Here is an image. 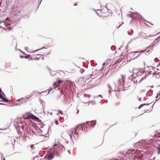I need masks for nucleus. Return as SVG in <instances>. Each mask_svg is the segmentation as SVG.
<instances>
[{"label":"nucleus","instance_id":"62","mask_svg":"<svg viewBox=\"0 0 160 160\" xmlns=\"http://www.w3.org/2000/svg\"><path fill=\"white\" fill-rule=\"evenodd\" d=\"M128 34L129 35H132V34H131L130 33H129V32H128Z\"/></svg>","mask_w":160,"mask_h":160},{"label":"nucleus","instance_id":"36","mask_svg":"<svg viewBox=\"0 0 160 160\" xmlns=\"http://www.w3.org/2000/svg\"><path fill=\"white\" fill-rule=\"evenodd\" d=\"M58 112H59V113H60L62 115L63 114V113L62 111L61 110H59Z\"/></svg>","mask_w":160,"mask_h":160},{"label":"nucleus","instance_id":"6","mask_svg":"<svg viewBox=\"0 0 160 160\" xmlns=\"http://www.w3.org/2000/svg\"><path fill=\"white\" fill-rule=\"evenodd\" d=\"M30 118L32 119L33 120L35 121H37L38 122H41V121L37 117L34 115L32 114H31L30 115Z\"/></svg>","mask_w":160,"mask_h":160},{"label":"nucleus","instance_id":"19","mask_svg":"<svg viewBox=\"0 0 160 160\" xmlns=\"http://www.w3.org/2000/svg\"><path fill=\"white\" fill-rule=\"evenodd\" d=\"M37 92H38L37 91H34L31 93V95L29 96L30 97H31L33 95L36 93Z\"/></svg>","mask_w":160,"mask_h":160},{"label":"nucleus","instance_id":"49","mask_svg":"<svg viewBox=\"0 0 160 160\" xmlns=\"http://www.w3.org/2000/svg\"><path fill=\"white\" fill-rule=\"evenodd\" d=\"M39 136H44L45 138H47V137L44 136V135H43L42 134H39Z\"/></svg>","mask_w":160,"mask_h":160},{"label":"nucleus","instance_id":"60","mask_svg":"<svg viewBox=\"0 0 160 160\" xmlns=\"http://www.w3.org/2000/svg\"><path fill=\"white\" fill-rule=\"evenodd\" d=\"M160 38V36L159 37H158V38L156 39V40H158V38Z\"/></svg>","mask_w":160,"mask_h":160},{"label":"nucleus","instance_id":"23","mask_svg":"<svg viewBox=\"0 0 160 160\" xmlns=\"http://www.w3.org/2000/svg\"><path fill=\"white\" fill-rule=\"evenodd\" d=\"M12 42H13L15 43L16 44L15 49L16 50H17V41H16V40L15 39H13V40H12Z\"/></svg>","mask_w":160,"mask_h":160},{"label":"nucleus","instance_id":"24","mask_svg":"<svg viewBox=\"0 0 160 160\" xmlns=\"http://www.w3.org/2000/svg\"><path fill=\"white\" fill-rule=\"evenodd\" d=\"M45 48V47H42L41 48V49H37V50H34V51H33V53L35 52H37V51H39V50H42V49H43Z\"/></svg>","mask_w":160,"mask_h":160},{"label":"nucleus","instance_id":"12","mask_svg":"<svg viewBox=\"0 0 160 160\" xmlns=\"http://www.w3.org/2000/svg\"><path fill=\"white\" fill-rule=\"evenodd\" d=\"M152 74L155 78H160V72L157 73L156 74H155V72H154Z\"/></svg>","mask_w":160,"mask_h":160},{"label":"nucleus","instance_id":"53","mask_svg":"<svg viewBox=\"0 0 160 160\" xmlns=\"http://www.w3.org/2000/svg\"><path fill=\"white\" fill-rule=\"evenodd\" d=\"M143 72L141 71L140 72V74H141V75L143 74Z\"/></svg>","mask_w":160,"mask_h":160},{"label":"nucleus","instance_id":"9","mask_svg":"<svg viewBox=\"0 0 160 160\" xmlns=\"http://www.w3.org/2000/svg\"><path fill=\"white\" fill-rule=\"evenodd\" d=\"M132 14H128L127 16L128 17L132 18V19H133L136 18V16H135V14L133 12H132Z\"/></svg>","mask_w":160,"mask_h":160},{"label":"nucleus","instance_id":"63","mask_svg":"<svg viewBox=\"0 0 160 160\" xmlns=\"http://www.w3.org/2000/svg\"><path fill=\"white\" fill-rule=\"evenodd\" d=\"M79 112V110H77V112L76 113H77V114L78 113V112Z\"/></svg>","mask_w":160,"mask_h":160},{"label":"nucleus","instance_id":"64","mask_svg":"<svg viewBox=\"0 0 160 160\" xmlns=\"http://www.w3.org/2000/svg\"><path fill=\"white\" fill-rule=\"evenodd\" d=\"M158 154H159L160 153V151H158Z\"/></svg>","mask_w":160,"mask_h":160},{"label":"nucleus","instance_id":"4","mask_svg":"<svg viewBox=\"0 0 160 160\" xmlns=\"http://www.w3.org/2000/svg\"><path fill=\"white\" fill-rule=\"evenodd\" d=\"M67 133L70 136L71 139H72V142H73V140L72 139V137H73L75 140L78 139V134L76 131L73 128L70 129L68 131Z\"/></svg>","mask_w":160,"mask_h":160},{"label":"nucleus","instance_id":"2","mask_svg":"<svg viewBox=\"0 0 160 160\" xmlns=\"http://www.w3.org/2000/svg\"><path fill=\"white\" fill-rule=\"evenodd\" d=\"M62 147L65 149V147L62 145H58L56 143H55L53 146V151H52V150H50L47 155H46L44 158H47V159L48 160H52L53 159L55 155V153H57V150L58 148L60 147Z\"/></svg>","mask_w":160,"mask_h":160},{"label":"nucleus","instance_id":"25","mask_svg":"<svg viewBox=\"0 0 160 160\" xmlns=\"http://www.w3.org/2000/svg\"><path fill=\"white\" fill-rule=\"evenodd\" d=\"M40 100V104L42 105V106H43V105L44 103H45L41 99H39Z\"/></svg>","mask_w":160,"mask_h":160},{"label":"nucleus","instance_id":"43","mask_svg":"<svg viewBox=\"0 0 160 160\" xmlns=\"http://www.w3.org/2000/svg\"><path fill=\"white\" fill-rule=\"evenodd\" d=\"M5 23L4 21H0V23ZM2 27L0 26V28H2Z\"/></svg>","mask_w":160,"mask_h":160},{"label":"nucleus","instance_id":"28","mask_svg":"<svg viewBox=\"0 0 160 160\" xmlns=\"http://www.w3.org/2000/svg\"><path fill=\"white\" fill-rule=\"evenodd\" d=\"M1 95L2 96L3 98H5V95L4 93L3 92H2L1 93H0Z\"/></svg>","mask_w":160,"mask_h":160},{"label":"nucleus","instance_id":"46","mask_svg":"<svg viewBox=\"0 0 160 160\" xmlns=\"http://www.w3.org/2000/svg\"><path fill=\"white\" fill-rule=\"evenodd\" d=\"M151 103H150V104H151ZM150 104V103H147V104H145V103L143 104V106H145V105H146V106L148 105H149Z\"/></svg>","mask_w":160,"mask_h":160},{"label":"nucleus","instance_id":"57","mask_svg":"<svg viewBox=\"0 0 160 160\" xmlns=\"http://www.w3.org/2000/svg\"><path fill=\"white\" fill-rule=\"evenodd\" d=\"M105 8H107V10H108V11H110V10L108 9L107 8V6H105Z\"/></svg>","mask_w":160,"mask_h":160},{"label":"nucleus","instance_id":"52","mask_svg":"<svg viewBox=\"0 0 160 160\" xmlns=\"http://www.w3.org/2000/svg\"><path fill=\"white\" fill-rule=\"evenodd\" d=\"M92 10H93V11H95V12H96V13L98 15V13L97 12H96V10H95V9H93Z\"/></svg>","mask_w":160,"mask_h":160},{"label":"nucleus","instance_id":"17","mask_svg":"<svg viewBox=\"0 0 160 160\" xmlns=\"http://www.w3.org/2000/svg\"><path fill=\"white\" fill-rule=\"evenodd\" d=\"M42 130L39 128H38L36 130V133H41L42 132Z\"/></svg>","mask_w":160,"mask_h":160},{"label":"nucleus","instance_id":"34","mask_svg":"<svg viewBox=\"0 0 160 160\" xmlns=\"http://www.w3.org/2000/svg\"><path fill=\"white\" fill-rule=\"evenodd\" d=\"M23 99V98H21L20 99H18V100H16L15 101L16 102H19V101H21L22 100V99Z\"/></svg>","mask_w":160,"mask_h":160},{"label":"nucleus","instance_id":"7","mask_svg":"<svg viewBox=\"0 0 160 160\" xmlns=\"http://www.w3.org/2000/svg\"><path fill=\"white\" fill-rule=\"evenodd\" d=\"M63 81L62 80H60L58 79L57 80V82H54L53 83V85L55 87L54 88V89L56 88L58 86V84H61L63 82Z\"/></svg>","mask_w":160,"mask_h":160},{"label":"nucleus","instance_id":"31","mask_svg":"<svg viewBox=\"0 0 160 160\" xmlns=\"http://www.w3.org/2000/svg\"><path fill=\"white\" fill-rule=\"evenodd\" d=\"M99 97H100L101 98L100 99H102V95H99L98 96H94V98H98Z\"/></svg>","mask_w":160,"mask_h":160},{"label":"nucleus","instance_id":"22","mask_svg":"<svg viewBox=\"0 0 160 160\" xmlns=\"http://www.w3.org/2000/svg\"><path fill=\"white\" fill-rule=\"evenodd\" d=\"M136 53H136L134 55V56H133V54L132 55H132H131V53H130V57H134L133 58V59L136 58L137 57L139 56V55H137Z\"/></svg>","mask_w":160,"mask_h":160},{"label":"nucleus","instance_id":"11","mask_svg":"<svg viewBox=\"0 0 160 160\" xmlns=\"http://www.w3.org/2000/svg\"><path fill=\"white\" fill-rule=\"evenodd\" d=\"M49 71V73L52 76H54L56 75V72L55 71L51 70L49 68H48Z\"/></svg>","mask_w":160,"mask_h":160},{"label":"nucleus","instance_id":"10","mask_svg":"<svg viewBox=\"0 0 160 160\" xmlns=\"http://www.w3.org/2000/svg\"><path fill=\"white\" fill-rule=\"evenodd\" d=\"M145 52V50H141L140 51H134L131 52V55H132L133 54V56H134L135 54L136 53H139L140 52Z\"/></svg>","mask_w":160,"mask_h":160},{"label":"nucleus","instance_id":"40","mask_svg":"<svg viewBox=\"0 0 160 160\" xmlns=\"http://www.w3.org/2000/svg\"><path fill=\"white\" fill-rule=\"evenodd\" d=\"M18 50L19 51H21L23 54H24V55H25L26 54V53L25 52H23V51H21V50H20L19 49H18Z\"/></svg>","mask_w":160,"mask_h":160},{"label":"nucleus","instance_id":"59","mask_svg":"<svg viewBox=\"0 0 160 160\" xmlns=\"http://www.w3.org/2000/svg\"><path fill=\"white\" fill-rule=\"evenodd\" d=\"M144 21H145V22H148V23H150V22H149L148 21H146V20H144Z\"/></svg>","mask_w":160,"mask_h":160},{"label":"nucleus","instance_id":"41","mask_svg":"<svg viewBox=\"0 0 160 160\" xmlns=\"http://www.w3.org/2000/svg\"><path fill=\"white\" fill-rule=\"evenodd\" d=\"M31 131H32V133H33V134H35L36 135H37L36 132H35L33 130H32Z\"/></svg>","mask_w":160,"mask_h":160},{"label":"nucleus","instance_id":"32","mask_svg":"<svg viewBox=\"0 0 160 160\" xmlns=\"http://www.w3.org/2000/svg\"><path fill=\"white\" fill-rule=\"evenodd\" d=\"M143 106V104H142L139 105V106L138 107V108L139 109L141 108H142Z\"/></svg>","mask_w":160,"mask_h":160},{"label":"nucleus","instance_id":"58","mask_svg":"<svg viewBox=\"0 0 160 160\" xmlns=\"http://www.w3.org/2000/svg\"><path fill=\"white\" fill-rule=\"evenodd\" d=\"M77 5V3H75L74 4V6H76Z\"/></svg>","mask_w":160,"mask_h":160},{"label":"nucleus","instance_id":"42","mask_svg":"<svg viewBox=\"0 0 160 160\" xmlns=\"http://www.w3.org/2000/svg\"><path fill=\"white\" fill-rule=\"evenodd\" d=\"M33 59L35 60H39V58H34Z\"/></svg>","mask_w":160,"mask_h":160},{"label":"nucleus","instance_id":"33","mask_svg":"<svg viewBox=\"0 0 160 160\" xmlns=\"http://www.w3.org/2000/svg\"><path fill=\"white\" fill-rule=\"evenodd\" d=\"M84 79V78H80L79 79L78 81L79 82H82V80H83Z\"/></svg>","mask_w":160,"mask_h":160},{"label":"nucleus","instance_id":"35","mask_svg":"<svg viewBox=\"0 0 160 160\" xmlns=\"http://www.w3.org/2000/svg\"><path fill=\"white\" fill-rule=\"evenodd\" d=\"M55 123L57 125L59 124V123L58 120H55Z\"/></svg>","mask_w":160,"mask_h":160},{"label":"nucleus","instance_id":"61","mask_svg":"<svg viewBox=\"0 0 160 160\" xmlns=\"http://www.w3.org/2000/svg\"><path fill=\"white\" fill-rule=\"evenodd\" d=\"M44 55V54H41V55L40 56H44L45 55Z\"/></svg>","mask_w":160,"mask_h":160},{"label":"nucleus","instance_id":"56","mask_svg":"<svg viewBox=\"0 0 160 160\" xmlns=\"http://www.w3.org/2000/svg\"><path fill=\"white\" fill-rule=\"evenodd\" d=\"M48 113L50 114L51 115H52V112H48Z\"/></svg>","mask_w":160,"mask_h":160},{"label":"nucleus","instance_id":"55","mask_svg":"<svg viewBox=\"0 0 160 160\" xmlns=\"http://www.w3.org/2000/svg\"><path fill=\"white\" fill-rule=\"evenodd\" d=\"M50 52H48L47 54H46V55H49L50 54Z\"/></svg>","mask_w":160,"mask_h":160},{"label":"nucleus","instance_id":"44","mask_svg":"<svg viewBox=\"0 0 160 160\" xmlns=\"http://www.w3.org/2000/svg\"><path fill=\"white\" fill-rule=\"evenodd\" d=\"M16 138L17 139H19L20 138H22L23 137L22 136L21 137H20V136H18V137H16Z\"/></svg>","mask_w":160,"mask_h":160},{"label":"nucleus","instance_id":"27","mask_svg":"<svg viewBox=\"0 0 160 160\" xmlns=\"http://www.w3.org/2000/svg\"><path fill=\"white\" fill-rule=\"evenodd\" d=\"M111 49L112 51H113L115 49V47L114 46H112L111 47Z\"/></svg>","mask_w":160,"mask_h":160},{"label":"nucleus","instance_id":"16","mask_svg":"<svg viewBox=\"0 0 160 160\" xmlns=\"http://www.w3.org/2000/svg\"><path fill=\"white\" fill-rule=\"evenodd\" d=\"M1 102H11L10 100H8L7 99L5 98H3V99H2V101H0Z\"/></svg>","mask_w":160,"mask_h":160},{"label":"nucleus","instance_id":"47","mask_svg":"<svg viewBox=\"0 0 160 160\" xmlns=\"http://www.w3.org/2000/svg\"><path fill=\"white\" fill-rule=\"evenodd\" d=\"M155 103V102H154L153 104L152 105V109H151V110L149 111V112L151 111H152V110L153 108V105H154V103Z\"/></svg>","mask_w":160,"mask_h":160},{"label":"nucleus","instance_id":"50","mask_svg":"<svg viewBox=\"0 0 160 160\" xmlns=\"http://www.w3.org/2000/svg\"><path fill=\"white\" fill-rule=\"evenodd\" d=\"M155 35H153V36H154ZM152 36H153L152 35H149L148 36H147V38H150V37H152Z\"/></svg>","mask_w":160,"mask_h":160},{"label":"nucleus","instance_id":"48","mask_svg":"<svg viewBox=\"0 0 160 160\" xmlns=\"http://www.w3.org/2000/svg\"><path fill=\"white\" fill-rule=\"evenodd\" d=\"M22 104V103H21L20 104H19L18 103H16L15 104V106H19L21 105Z\"/></svg>","mask_w":160,"mask_h":160},{"label":"nucleus","instance_id":"30","mask_svg":"<svg viewBox=\"0 0 160 160\" xmlns=\"http://www.w3.org/2000/svg\"><path fill=\"white\" fill-rule=\"evenodd\" d=\"M133 74L132 75H131V76L128 79L133 81V80L132 79L133 78Z\"/></svg>","mask_w":160,"mask_h":160},{"label":"nucleus","instance_id":"13","mask_svg":"<svg viewBox=\"0 0 160 160\" xmlns=\"http://www.w3.org/2000/svg\"><path fill=\"white\" fill-rule=\"evenodd\" d=\"M52 89H53V88H50L49 89V90H48V92H47V91H48V90H46L45 91L42 92H40V93H41V94H42V93H44L46 92V93H47L46 95H47L51 91Z\"/></svg>","mask_w":160,"mask_h":160},{"label":"nucleus","instance_id":"18","mask_svg":"<svg viewBox=\"0 0 160 160\" xmlns=\"http://www.w3.org/2000/svg\"><path fill=\"white\" fill-rule=\"evenodd\" d=\"M88 102V104L89 105L90 103H91L92 105H94L96 104V102L94 101H91L90 102H88Z\"/></svg>","mask_w":160,"mask_h":160},{"label":"nucleus","instance_id":"5","mask_svg":"<svg viewBox=\"0 0 160 160\" xmlns=\"http://www.w3.org/2000/svg\"><path fill=\"white\" fill-rule=\"evenodd\" d=\"M19 127L21 128L22 130L24 132L25 134H26L27 135L28 134H29L30 129L29 128H28L27 125L25 126H21L20 127L19 126Z\"/></svg>","mask_w":160,"mask_h":160},{"label":"nucleus","instance_id":"54","mask_svg":"<svg viewBox=\"0 0 160 160\" xmlns=\"http://www.w3.org/2000/svg\"><path fill=\"white\" fill-rule=\"evenodd\" d=\"M9 18H6L5 20L6 21H8L9 20Z\"/></svg>","mask_w":160,"mask_h":160},{"label":"nucleus","instance_id":"39","mask_svg":"<svg viewBox=\"0 0 160 160\" xmlns=\"http://www.w3.org/2000/svg\"><path fill=\"white\" fill-rule=\"evenodd\" d=\"M147 96H151L150 94L149 93H148V92H147L146 94Z\"/></svg>","mask_w":160,"mask_h":160},{"label":"nucleus","instance_id":"1","mask_svg":"<svg viewBox=\"0 0 160 160\" xmlns=\"http://www.w3.org/2000/svg\"><path fill=\"white\" fill-rule=\"evenodd\" d=\"M96 124V121H91L87 122L85 124L83 123L82 124H79L73 129L79 134L80 133H81V131L83 130V128L85 130L88 131L90 129H91V128L94 127Z\"/></svg>","mask_w":160,"mask_h":160},{"label":"nucleus","instance_id":"14","mask_svg":"<svg viewBox=\"0 0 160 160\" xmlns=\"http://www.w3.org/2000/svg\"><path fill=\"white\" fill-rule=\"evenodd\" d=\"M156 98L158 99L156 100L155 101H158L160 99V91L157 93V95L155 97Z\"/></svg>","mask_w":160,"mask_h":160},{"label":"nucleus","instance_id":"3","mask_svg":"<svg viewBox=\"0 0 160 160\" xmlns=\"http://www.w3.org/2000/svg\"><path fill=\"white\" fill-rule=\"evenodd\" d=\"M125 79L123 75H121V78H119L118 80L114 82L115 86L118 88L119 90L124 91L127 90L128 88L130 86L129 85L127 87H125L124 85Z\"/></svg>","mask_w":160,"mask_h":160},{"label":"nucleus","instance_id":"8","mask_svg":"<svg viewBox=\"0 0 160 160\" xmlns=\"http://www.w3.org/2000/svg\"><path fill=\"white\" fill-rule=\"evenodd\" d=\"M158 41L156 42L155 44H153L151 46H149L147 48V49H145V52H146L147 53H148L150 51V49H151L152 50V49L153 48L154 46L156 44Z\"/></svg>","mask_w":160,"mask_h":160},{"label":"nucleus","instance_id":"29","mask_svg":"<svg viewBox=\"0 0 160 160\" xmlns=\"http://www.w3.org/2000/svg\"><path fill=\"white\" fill-rule=\"evenodd\" d=\"M17 133L19 135L21 134L22 132H21V131L20 130H18L17 128Z\"/></svg>","mask_w":160,"mask_h":160},{"label":"nucleus","instance_id":"21","mask_svg":"<svg viewBox=\"0 0 160 160\" xmlns=\"http://www.w3.org/2000/svg\"><path fill=\"white\" fill-rule=\"evenodd\" d=\"M151 72H148V74L147 75H146V74L145 75L144 77V78H142V79H141V81L142 80V79H144L145 78H146L149 75V74H151Z\"/></svg>","mask_w":160,"mask_h":160},{"label":"nucleus","instance_id":"15","mask_svg":"<svg viewBox=\"0 0 160 160\" xmlns=\"http://www.w3.org/2000/svg\"><path fill=\"white\" fill-rule=\"evenodd\" d=\"M60 91L61 93H62L63 95V97H64V99H66L67 97V96L68 95L67 93L65 94L61 90H60Z\"/></svg>","mask_w":160,"mask_h":160},{"label":"nucleus","instance_id":"38","mask_svg":"<svg viewBox=\"0 0 160 160\" xmlns=\"http://www.w3.org/2000/svg\"><path fill=\"white\" fill-rule=\"evenodd\" d=\"M84 96L86 97V96H87L88 98H89L90 97V95H87L86 94H84Z\"/></svg>","mask_w":160,"mask_h":160},{"label":"nucleus","instance_id":"51","mask_svg":"<svg viewBox=\"0 0 160 160\" xmlns=\"http://www.w3.org/2000/svg\"><path fill=\"white\" fill-rule=\"evenodd\" d=\"M0 98L2 100L3 98L1 95V94H0Z\"/></svg>","mask_w":160,"mask_h":160},{"label":"nucleus","instance_id":"37","mask_svg":"<svg viewBox=\"0 0 160 160\" xmlns=\"http://www.w3.org/2000/svg\"><path fill=\"white\" fill-rule=\"evenodd\" d=\"M158 151H160V145L159 144H158Z\"/></svg>","mask_w":160,"mask_h":160},{"label":"nucleus","instance_id":"45","mask_svg":"<svg viewBox=\"0 0 160 160\" xmlns=\"http://www.w3.org/2000/svg\"><path fill=\"white\" fill-rule=\"evenodd\" d=\"M123 22H122V23L118 27H117V28H119L121 25L122 24H123Z\"/></svg>","mask_w":160,"mask_h":160},{"label":"nucleus","instance_id":"26","mask_svg":"<svg viewBox=\"0 0 160 160\" xmlns=\"http://www.w3.org/2000/svg\"><path fill=\"white\" fill-rule=\"evenodd\" d=\"M85 71V70L81 68L80 69V72L81 74H82Z\"/></svg>","mask_w":160,"mask_h":160},{"label":"nucleus","instance_id":"20","mask_svg":"<svg viewBox=\"0 0 160 160\" xmlns=\"http://www.w3.org/2000/svg\"><path fill=\"white\" fill-rule=\"evenodd\" d=\"M107 86H108V88L109 89V91H108L110 93H111L110 90L112 89V88H111V86H110V85L109 84L107 85Z\"/></svg>","mask_w":160,"mask_h":160}]
</instances>
